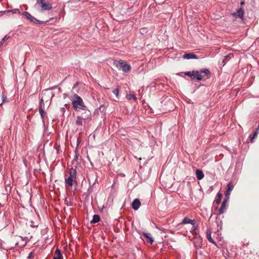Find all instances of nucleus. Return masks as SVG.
Returning <instances> with one entry per match:
<instances>
[{"label": "nucleus", "mask_w": 259, "mask_h": 259, "mask_svg": "<svg viewBox=\"0 0 259 259\" xmlns=\"http://www.w3.org/2000/svg\"><path fill=\"white\" fill-rule=\"evenodd\" d=\"M73 108L75 111L85 110L87 106L84 104L80 97L76 94L73 95L71 97Z\"/></svg>", "instance_id": "1"}, {"label": "nucleus", "mask_w": 259, "mask_h": 259, "mask_svg": "<svg viewBox=\"0 0 259 259\" xmlns=\"http://www.w3.org/2000/svg\"><path fill=\"white\" fill-rule=\"evenodd\" d=\"M76 171L75 169L71 168L69 171V176L68 178L65 179V182L68 186L71 187L73 185V182L76 179Z\"/></svg>", "instance_id": "2"}, {"label": "nucleus", "mask_w": 259, "mask_h": 259, "mask_svg": "<svg viewBox=\"0 0 259 259\" xmlns=\"http://www.w3.org/2000/svg\"><path fill=\"white\" fill-rule=\"evenodd\" d=\"M116 66L121 69L124 72H127L131 69L130 65L127 64L125 61L121 60L117 62Z\"/></svg>", "instance_id": "3"}, {"label": "nucleus", "mask_w": 259, "mask_h": 259, "mask_svg": "<svg viewBox=\"0 0 259 259\" xmlns=\"http://www.w3.org/2000/svg\"><path fill=\"white\" fill-rule=\"evenodd\" d=\"M36 4L41 8L42 11L50 10L52 9V4L47 3L46 0H37Z\"/></svg>", "instance_id": "4"}, {"label": "nucleus", "mask_w": 259, "mask_h": 259, "mask_svg": "<svg viewBox=\"0 0 259 259\" xmlns=\"http://www.w3.org/2000/svg\"><path fill=\"white\" fill-rule=\"evenodd\" d=\"M13 242L15 243V245L18 247H23L26 245V241L24 240L22 237L20 236H16L13 239Z\"/></svg>", "instance_id": "5"}, {"label": "nucleus", "mask_w": 259, "mask_h": 259, "mask_svg": "<svg viewBox=\"0 0 259 259\" xmlns=\"http://www.w3.org/2000/svg\"><path fill=\"white\" fill-rule=\"evenodd\" d=\"M22 15L28 20H29L31 22H33L34 23H38L39 24L41 23V22L38 20H37L34 17L31 16L30 13L27 12H25L22 13Z\"/></svg>", "instance_id": "6"}, {"label": "nucleus", "mask_w": 259, "mask_h": 259, "mask_svg": "<svg viewBox=\"0 0 259 259\" xmlns=\"http://www.w3.org/2000/svg\"><path fill=\"white\" fill-rule=\"evenodd\" d=\"M244 11L242 8L239 9L236 13H234L232 15L235 17H238L241 19H243L244 17Z\"/></svg>", "instance_id": "7"}, {"label": "nucleus", "mask_w": 259, "mask_h": 259, "mask_svg": "<svg viewBox=\"0 0 259 259\" xmlns=\"http://www.w3.org/2000/svg\"><path fill=\"white\" fill-rule=\"evenodd\" d=\"M141 205V202L139 199H135L132 202V206L134 210H137L139 209Z\"/></svg>", "instance_id": "8"}, {"label": "nucleus", "mask_w": 259, "mask_h": 259, "mask_svg": "<svg viewBox=\"0 0 259 259\" xmlns=\"http://www.w3.org/2000/svg\"><path fill=\"white\" fill-rule=\"evenodd\" d=\"M183 58L184 59H197V56L194 53H186L183 56Z\"/></svg>", "instance_id": "9"}, {"label": "nucleus", "mask_w": 259, "mask_h": 259, "mask_svg": "<svg viewBox=\"0 0 259 259\" xmlns=\"http://www.w3.org/2000/svg\"><path fill=\"white\" fill-rule=\"evenodd\" d=\"M227 203V200L226 199L224 200V201L223 202V203L222 204L221 207H220V208L219 210V212H218L219 215H220V214H222L223 213H224V211L226 209Z\"/></svg>", "instance_id": "10"}, {"label": "nucleus", "mask_w": 259, "mask_h": 259, "mask_svg": "<svg viewBox=\"0 0 259 259\" xmlns=\"http://www.w3.org/2000/svg\"><path fill=\"white\" fill-rule=\"evenodd\" d=\"M233 188H234V185H233V184L232 183L230 182L227 185V189L226 194V197L229 196V195H230L231 192L233 189Z\"/></svg>", "instance_id": "11"}, {"label": "nucleus", "mask_w": 259, "mask_h": 259, "mask_svg": "<svg viewBox=\"0 0 259 259\" xmlns=\"http://www.w3.org/2000/svg\"><path fill=\"white\" fill-rule=\"evenodd\" d=\"M142 234L147 239L148 242L150 243V244L153 243L154 240L150 233H143Z\"/></svg>", "instance_id": "12"}, {"label": "nucleus", "mask_w": 259, "mask_h": 259, "mask_svg": "<svg viewBox=\"0 0 259 259\" xmlns=\"http://www.w3.org/2000/svg\"><path fill=\"white\" fill-rule=\"evenodd\" d=\"M53 259H63V256L61 255V251L59 249H56L54 253Z\"/></svg>", "instance_id": "13"}, {"label": "nucleus", "mask_w": 259, "mask_h": 259, "mask_svg": "<svg viewBox=\"0 0 259 259\" xmlns=\"http://www.w3.org/2000/svg\"><path fill=\"white\" fill-rule=\"evenodd\" d=\"M196 175L198 180H202L204 178V174L202 170L197 169L196 171Z\"/></svg>", "instance_id": "14"}, {"label": "nucleus", "mask_w": 259, "mask_h": 259, "mask_svg": "<svg viewBox=\"0 0 259 259\" xmlns=\"http://www.w3.org/2000/svg\"><path fill=\"white\" fill-rule=\"evenodd\" d=\"M194 77L197 80H201L203 79V76L200 74L199 71L195 70Z\"/></svg>", "instance_id": "15"}, {"label": "nucleus", "mask_w": 259, "mask_h": 259, "mask_svg": "<svg viewBox=\"0 0 259 259\" xmlns=\"http://www.w3.org/2000/svg\"><path fill=\"white\" fill-rule=\"evenodd\" d=\"M191 224L193 225V227L194 226V221L192 220H190L187 218H185L183 219V221L181 224Z\"/></svg>", "instance_id": "16"}, {"label": "nucleus", "mask_w": 259, "mask_h": 259, "mask_svg": "<svg viewBox=\"0 0 259 259\" xmlns=\"http://www.w3.org/2000/svg\"><path fill=\"white\" fill-rule=\"evenodd\" d=\"M206 237H207V239L208 240V241L213 243V244H215V242H214V241L213 240V239L211 238V232L210 230H207V232H206Z\"/></svg>", "instance_id": "17"}, {"label": "nucleus", "mask_w": 259, "mask_h": 259, "mask_svg": "<svg viewBox=\"0 0 259 259\" xmlns=\"http://www.w3.org/2000/svg\"><path fill=\"white\" fill-rule=\"evenodd\" d=\"M83 118L81 116H77L75 121V124L77 126L82 125Z\"/></svg>", "instance_id": "18"}, {"label": "nucleus", "mask_w": 259, "mask_h": 259, "mask_svg": "<svg viewBox=\"0 0 259 259\" xmlns=\"http://www.w3.org/2000/svg\"><path fill=\"white\" fill-rule=\"evenodd\" d=\"M100 221V217L98 215L95 214L93 216V219L91 221V223L94 224L99 222Z\"/></svg>", "instance_id": "19"}, {"label": "nucleus", "mask_w": 259, "mask_h": 259, "mask_svg": "<svg viewBox=\"0 0 259 259\" xmlns=\"http://www.w3.org/2000/svg\"><path fill=\"white\" fill-rule=\"evenodd\" d=\"M200 72L201 73H205L207 76L208 77H210V71H209L208 69H202L200 70Z\"/></svg>", "instance_id": "20"}, {"label": "nucleus", "mask_w": 259, "mask_h": 259, "mask_svg": "<svg viewBox=\"0 0 259 259\" xmlns=\"http://www.w3.org/2000/svg\"><path fill=\"white\" fill-rule=\"evenodd\" d=\"M126 98L128 100H130L131 99H133L135 101L137 100L136 97L133 94H127Z\"/></svg>", "instance_id": "21"}, {"label": "nucleus", "mask_w": 259, "mask_h": 259, "mask_svg": "<svg viewBox=\"0 0 259 259\" xmlns=\"http://www.w3.org/2000/svg\"><path fill=\"white\" fill-rule=\"evenodd\" d=\"M39 114H40L41 117L42 118H44V116H45V113L44 110H43V109L42 108V107H41V104H40V105L39 106Z\"/></svg>", "instance_id": "22"}, {"label": "nucleus", "mask_w": 259, "mask_h": 259, "mask_svg": "<svg viewBox=\"0 0 259 259\" xmlns=\"http://www.w3.org/2000/svg\"><path fill=\"white\" fill-rule=\"evenodd\" d=\"M257 132H254L252 135L250 136L249 137V141L251 143H252L253 142V140L255 138V137L257 136Z\"/></svg>", "instance_id": "23"}, {"label": "nucleus", "mask_w": 259, "mask_h": 259, "mask_svg": "<svg viewBox=\"0 0 259 259\" xmlns=\"http://www.w3.org/2000/svg\"><path fill=\"white\" fill-rule=\"evenodd\" d=\"M2 98L3 102H4V103L8 102V100L7 98V96L5 95L4 92H3L2 94Z\"/></svg>", "instance_id": "24"}, {"label": "nucleus", "mask_w": 259, "mask_h": 259, "mask_svg": "<svg viewBox=\"0 0 259 259\" xmlns=\"http://www.w3.org/2000/svg\"><path fill=\"white\" fill-rule=\"evenodd\" d=\"M194 73H195V70H193L192 71L186 72L185 73V74L186 75L189 76H194Z\"/></svg>", "instance_id": "25"}, {"label": "nucleus", "mask_w": 259, "mask_h": 259, "mask_svg": "<svg viewBox=\"0 0 259 259\" xmlns=\"http://www.w3.org/2000/svg\"><path fill=\"white\" fill-rule=\"evenodd\" d=\"M232 57H233V55L231 54H230L227 56H226L223 61V62H225V61L229 60Z\"/></svg>", "instance_id": "26"}, {"label": "nucleus", "mask_w": 259, "mask_h": 259, "mask_svg": "<svg viewBox=\"0 0 259 259\" xmlns=\"http://www.w3.org/2000/svg\"><path fill=\"white\" fill-rule=\"evenodd\" d=\"M17 12H18L19 14H21L20 12H19V10H18V9H14V10H8V11H7V13L12 12L13 14L16 13Z\"/></svg>", "instance_id": "27"}, {"label": "nucleus", "mask_w": 259, "mask_h": 259, "mask_svg": "<svg viewBox=\"0 0 259 259\" xmlns=\"http://www.w3.org/2000/svg\"><path fill=\"white\" fill-rule=\"evenodd\" d=\"M118 92H119V90L118 88H116L115 89H114L113 91V93L117 97L118 95Z\"/></svg>", "instance_id": "28"}, {"label": "nucleus", "mask_w": 259, "mask_h": 259, "mask_svg": "<svg viewBox=\"0 0 259 259\" xmlns=\"http://www.w3.org/2000/svg\"><path fill=\"white\" fill-rule=\"evenodd\" d=\"M33 253L32 252H30V253H29V255H28V257L29 258H31L33 257Z\"/></svg>", "instance_id": "29"}, {"label": "nucleus", "mask_w": 259, "mask_h": 259, "mask_svg": "<svg viewBox=\"0 0 259 259\" xmlns=\"http://www.w3.org/2000/svg\"><path fill=\"white\" fill-rule=\"evenodd\" d=\"M91 116V112L89 110L88 111V114H87V118H88L89 117H90Z\"/></svg>", "instance_id": "30"}, {"label": "nucleus", "mask_w": 259, "mask_h": 259, "mask_svg": "<svg viewBox=\"0 0 259 259\" xmlns=\"http://www.w3.org/2000/svg\"><path fill=\"white\" fill-rule=\"evenodd\" d=\"M220 202H221L220 199H218V200H215V202H216L217 204H219L220 203Z\"/></svg>", "instance_id": "31"}, {"label": "nucleus", "mask_w": 259, "mask_h": 259, "mask_svg": "<svg viewBox=\"0 0 259 259\" xmlns=\"http://www.w3.org/2000/svg\"><path fill=\"white\" fill-rule=\"evenodd\" d=\"M244 2H242L241 3V5H244Z\"/></svg>", "instance_id": "32"}, {"label": "nucleus", "mask_w": 259, "mask_h": 259, "mask_svg": "<svg viewBox=\"0 0 259 259\" xmlns=\"http://www.w3.org/2000/svg\"><path fill=\"white\" fill-rule=\"evenodd\" d=\"M218 195L220 196V197H221L222 196V195L221 194H218Z\"/></svg>", "instance_id": "33"}, {"label": "nucleus", "mask_w": 259, "mask_h": 259, "mask_svg": "<svg viewBox=\"0 0 259 259\" xmlns=\"http://www.w3.org/2000/svg\"><path fill=\"white\" fill-rule=\"evenodd\" d=\"M2 103H1V104H0V106H2Z\"/></svg>", "instance_id": "34"}]
</instances>
